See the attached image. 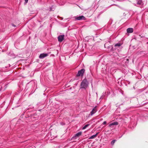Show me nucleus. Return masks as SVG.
<instances>
[{
	"label": "nucleus",
	"mask_w": 148,
	"mask_h": 148,
	"mask_svg": "<svg viewBox=\"0 0 148 148\" xmlns=\"http://www.w3.org/2000/svg\"><path fill=\"white\" fill-rule=\"evenodd\" d=\"M88 83L86 79H84L82 82L81 86L82 88H84L86 89L88 86Z\"/></svg>",
	"instance_id": "nucleus-1"
},
{
	"label": "nucleus",
	"mask_w": 148,
	"mask_h": 148,
	"mask_svg": "<svg viewBox=\"0 0 148 148\" xmlns=\"http://www.w3.org/2000/svg\"><path fill=\"white\" fill-rule=\"evenodd\" d=\"M28 0H25V1L26 3H27L28 2Z\"/></svg>",
	"instance_id": "nucleus-16"
},
{
	"label": "nucleus",
	"mask_w": 148,
	"mask_h": 148,
	"mask_svg": "<svg viewBox=\"0 0 148 148\" xmlns=\"http://www.w3.org/2000/svg\"><path fill=\"white\" fill-rule=\"evenodd\" d=\"M81 134L82 132H79L76 134L75 136L73 137V138L74 140H75L77 138L79 137L80 136H81Z\"/></svg>",
	"instance_id": "nucleus-3"
},
{
	"label": "nucleus",
	"mask_w": 148,
	"mask_h": 148,
	"mask_svg": "<svg viewBox=\"0 0 148 148\" xmlns=\"http://www.w3.org/2000/svg\"><path fill=\"white\" fill-rule=\"evenodd\" d=\"M121 45L120 43H117L115 45V46H120Z\"/></svg>",
	"instance_id": "nucleus-14"
},
{
	"label": "nucleus",
	"mask_w": 148,
	"mask_h": 148,
	"mask_svg": "<svg viewBox=\"0 0 148 148\" xmlns=\"http://www.w3.org/2000/svg\"><path fill=\"white\" fill-rule=\"evenodd\" d=\"M48 55V54L47 53H42L39 56V58H40L42 59L44 58L47 56Z\"/></svg>",
	"instance_id": "nucleus-4"
},
{
	"label": "nucleus",
	"mask_w": 148,
	"mask_h": 148,
	"mask_svg": "<svg viewBox=\"0 0 148 148\" xmlns=\"http://www.w3.org/2000/svg\"><path fill=\"white\" fill-rule=\"evenodd\" d=\"M127 32L129 33H132L133 32V29L131 28H129L127 29Z\"/></svg>",
	"instance_id": "nucleus-8"
},
{
	"label": "nucleus",
	"mask_w": 148,
	"mask_h": 148,
	"mask_svg": "<svg viewBox=\"0 0 148 148\" xmlns=\"http://www.w3.org/2000/svg\"><path fill=\"white\" fill-rule=\"evenodd\" d=\"M97 111V110L96 109V107L94 108L92 111L90 112L91 115H92L94 114H95Z\"/></svg>",
	"instance_id": "nucleus-7"
},
{
	"label": "nucleus",
	"mask_w": 148,
	"mask_h": 148,
	"mask_svg": "<svg viewBox=\"0 0 148 148\" xmlns=\"http://www.w3.org/2000/svg\"><path fill=\"white\" fill-rule=\"evenodd\" d=\"M64 35H61L59 36L58 38L59 41L60 42H62L64 39Z\"/></svg>",
	"instance_id": "nucleus-5"
},
{
	"label": "nucleus",
	"mask_w": 148,
	"mask_h": 148,
	"mask_svg": "<svg viewBox=\"0 0 148 148\" xmlns=\"http://www.w3.org/2000/svg\"><path fill=\"white\" fill-rule=\"evenodd\" d=\"M98 134V133H97L96 134H95L94 135H93L92 136H91V137H90L89 139H93L95 138L97 136V134Z\"/></svg>",
	"instance_id": "nucleus-10"
},
{
	"label": "nucleus",
	"mask_w": 148,
	"mask_h": 148,
	"mask_svg": "<svg viewBox=\"0 0 148 148\" xmlns=\"http://www.w3.org/2000/svg\"><path fill=\"white\" fill-rule=\"evenodd\" d=\"M118 125V123L117 122H114L113 123H112L109 125V127H111L112 125Z\"/></svg>",
	"instance_id": "nucleus-9"
},
{
	"label": "nucleus",
	"mask_w": 148,
	"mask_h": 148,
	"mask_svg": "<svg viewBox=\"0 0 148 148\" xmlns=\"http://www.w3.org/2000/svg\"><path fill=\"white\" fill-rule=\"evenodd\" d=\"M75 19L77 20H81L82 19H85V17L83 16H81L75 17Z\"/></svg>",
	"instance_id": "nucleus-6"
},
{
	"label": "nucleus",
	"mask_w": 148,
	"mask_h": 148,
	"mask_svg": "<svg viewBox=\"0 0 148 148\" xmlns=\"http://www.w3.org/2000/svg\"><path fill=\"white\" fill-rule=\"evenodd\" d=\"M106 121H104L103 123V124H106Z\"/></svg>",
	"instance_id": "nucleus-15"
},
{
	"label": "nucleus",
	"mask_w": 148,
	"mask_h": 148,
	"mask_svg": "<svg viewBox=\"0 0 148 148\" xmlns=\"http://www.w3.org/2000/svg\"><path fill=\"white\" fill-rule=\"evenodd\" d=\"M12 26L14 27H16V25H14V24H12Z\"/></svg>",
	"instance_id": "nucleus-17"
},
{
	"label": "nucleus",
	"mask_w": 148,
	"mask_h": 148,
	"mask_svg": "<svg viewBox=\"0 0 148 148\" xmlns=\"http://www.w3.org/2000/svg\"><path fill=\"white\" fill-rule=\"evenodd\" d=\"M142 3V0H138L137 4H141Z\"/></svg>",
	"instance_id": "nucleus-11"
},
{
	"label": "nucleus",
	"mask_w": 148,
	"mask_h": 148,
	"mask_svg": "<svg viewBox=\"0 0 148 148\" xmlns=\"http://www.w3.org/2000/svg\"><path fill=\"white\" fill-rule=\"evenodd\" d=\"M89 125L88 124L86 125L84 127H83L82 129L84 130Z\"/></svg>",
	"instance_id": "nucleus-13"
},
{
	"label": "nucleus",
	"mask_w": 148,
	"mask_h": 148,
	"mask_svg": "<svg viewBox=\"0 0 148 148\" xmlns=\"http://www.w3.org/2000/svg\"><path fill=\"white\" fill-rule=\"evenodd\" d=\"M85 71L84 69H82L78 71L77 76H82Z\"/></svg>",
	"instance_id": "nucleus-2"
},
{
	"label": "nucleus",
	"mask_w": 148,
	"mask_h": 148,
	"mask_svg": "<svg viewBox=\"0 0 148 148\" xmlns=\"http://www.w3.org/2000/svg\"><path fill=\"white\" fill-rule=\"evenodd\" d=\"M116 140H112L111 142V145H113L116 141Z\"/></svg>",
	"instance_id": "nucleus-12"
}]
</instances>
